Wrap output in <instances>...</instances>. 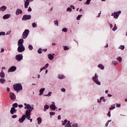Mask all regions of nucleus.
Listing matches in <instances>:
<instances>
[{
  "instance_id": "obj_1",
  "label": "nucleus",
  "mask_w": 127,
  "mask_h": 127,
  "mask_svg": "<svg viewBox=\"0 0 127 127\" xmlns=\"http://www.w3.org/2000/svg\"><path fill=\"white\" fill-rule=\"evenodd\" d=\"M24 106H25L24 108L25 110H27L26 111L25 114H28V113L31 114L32 111H33V110H34V107L33 105L30 106V105L27 104L26 103H24Z\"/></svg>"
},
{
  "instance_id": "obj_2",
  "label": "nucleus",
  "mask_w": 127,
  "mask_h": 127,
  "mask_svg": "<svg viewBox=\"0 0 127 127\" xmlns=\"http://www.w3.org/2000/svg\"><path fill=\"white\" fill-rule=\"evenodd\" d=\"M14 90L15 91H16V92H19V91H21V90H22V85H21V84L20 83H16L14 84L13 85Z\"/></svg>"
},
{
  "instance_id": "obj_3",
  "label": "nucleus",
  "mask_w": 127,
  "mask_h": 127,
  "mask_svg": "<svg viewBox=\"0 0 127 127\" xmlns=\"http://www.w3.org/2000/svg\"><path fill=\"white\" fill-rule=\"evenodd\" d=\"M98 78V75L97 73H95V76L92 77V80L95 83L97 84V85H101V82L99 81Z\"/></svg>"
},
{
  "instance_id": "obj_4",
  "label": "nucleus",
  "mask_w": 127,
  "mask_h": 127,
  "mask_svg": "<svg viewBox=\"0 0 127 127\" xmlns=\"http://www.w3.org/2000/svg\"><path fill=\"white\" fill-rule=\"evenodd\" d=\"M23 59V56L22 55V54H19V55H17L15 56V60L18 62H20L21 60Z\"/></svg>"
},
{
  "instance_id": "obj_5",
  "label": "nucleus",
  "mask_w": 127,
  "mask_h": 127,
  "mask_svg": "<svg viewBox=\"0 0 127 127\" xmlns=\"http://www.w3.org/2000/svg\"><path fill=\"white\" fill-rule=\"evenodd\" d=\"M28 34H29V30H25L22 34L23 39H25L28 36Z\"/></svg>"
},
{
  "instance_id": "obj_6",
  "label": "nucleus",
  "mask_w": 127,
  "mask_h": 127,
  "mask_svg": "<svg viewBox=\"0 0 127 127\" xmlns=\"http://www.w3.org/2000/svg\"><path fill=\"white\" fill-rule=\"evenodd\" d=\"M25 50V48L23 45H20L18 46V48H17V51L19 52V53H21L23 52Z\"/></svg>"
},
{
  "instance_id": "obj_7",
  "label": "nucleus",
  "mask_w": 127,
  "mask_h": 127,
  "mask_svg": "<svg viewBox=\"0 0 127 127\" xmlns=\"http://www.w3.org/2000/svg\"><path fill=\"white\" fill-rule=\"evenodd\" d=\"M122 12L121 11L115 12L114 13V14H112V16L114 17V18H118L119 17L120 14H121V13Z\"/></svg>"
},
{
  "instance_id": "obj_8",
  "label": "nucleus",
  "mask_w": 127,
  "mask_h": 127,
  "mask_svg": "<svg viewBox=\"0 0 127 127\" xmlns=\"http://www.w3.org/2000/svg\"><path fill=\"white\" fill-rule=\"evenodd\" d=\"M31 18V15H24L22 18V20H28L29 19H30Z\"/></svg>"
},
{
  "instance_id": "obj_9",
  "label": "nucleus",
  "mask_w": 127,
  "mask_h": 127,
  "mask_svg": "<svg viewBox=\"0 0 127 127\" xmlns=\"http://www.w3.org/2000/svg\"><path fill=\"white\" fill-rule=\"evenodd\" d=\"M50 108L51 111H55L56 110V106L55 105V102H52V105H50Z\"/></svg>"
},
{
  "instance_id": "obj_10",
  "label": "nucleus",
  "mask_w": 127,
  "mask_h": 127,
  "mask_svg": "<svg viewBox=\"0 0 127 127\" xmlns=\"http://www.w3.org/2000/svg\"><path fill=\"white\" fill-rule=\"evenodd\" d=\"M10 98L12 101H14L15 99H16V97L15 96V94L14 93L10 92Z\"/></svg>"
},
{
  "instance_id": "obj_11",
  "label": "nucleus",
  "mask_w": 127,
  "mask_h": 127,
  "mask_svg": "<svg viewBox=\"0 0 127 127\" xmlns=\"http://www.w3.org/2000/svg\"><path fill=\"white\" fill-rule=\"evenodd\" d=\"M15 70H16V67L12 66L10 68L8 69V73H9L10 72H14Z\"/></svg>"
},
{
  "instance_id": "obj_12",
  "label": "nucleus",
  "mask_w": 127,
  "mask_h": 127,
  "mask_svg": "<svg viewBox=\"0 0 127 127\" xmlns=\"http://www.w3.org/2000/svg\"><path fill=\"white\" fill-rule=\"evenodd\" d=\"M16 112H17V110H16V109H15V108H14V107H12L10 111V113L11 115H13V114H15V113H16Z\"/></svg>"
},
{
  "instance_id": "obj_13",
  "label": "nucleus",
  "mask_w": 127,
  "mask_h": 127,
  "mask_svg": "<svg viewBox=\"0 0 127 127\" xmlns=\"http://www.w3.org/2000/svg\"><path fill=\"white\" fill-rule=\"evenodd\" d=\"M25 120V115H24L22 116L21 118H20L18 121L19 122V123H20L21 124H22V123H23V122H24Z\"/></svg>"
},
{
  "instance_id": "obj_14",
  "label": "nucleus",
  "mask_w": 127,
  "mask_h": 127,
  "mask_svg": "<svg viewBox=\"0 0 127 127\" xmlns=\"http://www.w3.org/2000/svg\"><path fill=\"white\" fill-rule=\"evenodd\" d=\"M24 1H25V3H24L25 7V8H28V5H29V1H30V0H24Z\"/></svg>"
},
{
  "instance_id": "obj_15",
  "label": "nucleus",
  "mask_w": 127,
  "mask_h": 127,
  "mask_svg": "<svg viewBox=\"0 0 127 127\" xmlns=\"http://www.w3.org/2000/svg\"><path fill=\"white\" fill-rule=\"evenodd\" d=\"M23 39H20V40H18V46H20V45H23Z\"/></svg>"
},
{
  "instance_id": "obj_16",
  "label": "nucleus",
  "mask_w": 127,
  "mask_h": 127,
  "mask_svg": "<svg viewBox=\"0 0 127 127\" xmlns=\"http://www.w3.org/2000/svg\"><path fill=\"white\" fill-rule=\"evenodd\" d=\"M10 17V14H6L3 16V19H7Z\"/></svg>"
},
{
  "instance_id": "obj_17",
  "label": "nucleus",
  "mask_w": 127,
  "mask_h": 127,
  "mask_svg": "<svg viewBox=\"0 0 127 127\" xmlns=\"http://www.w3.org/2000/svg\"><path fill=\"white\" fill-rule=\"evenodd\" d=\"M20 13V14L22 13V10L20 9H17L16 11V15H18Z\"/></svg>"
},
{
  "instance_id": "obj_18",
  "label": "nucleus",
  "mask_w": 127,
  "mask_h": 127,
  "mask_svg": "<svg viewBox=\"0 0 127 127\" xmlns=\"http://www.w3.org/2000/svg\"><path fill=\"white\" fill-rule=\"evenodd\" d=\"M44 91H45V88H41L40 90V94H39V96H42V95L43 94V93L44 92Z\"/></svg>"
},
{
  "instance_id": "obj_19",
  "label": "nucleus",
  "mask_w": 127,
  "mask_h": 127,
  "mask_svg": "<svg viewBox=\"0 0 127 127\" xmlns=\"http://www.w3.org/2000/svg\"><path fill=\"white\" fill-rule=\"evenodd\" d=\"M31 115V113H25V118H26L28 120H30V116Z\"/></svg>"
},
{
  "instance_id": "obj_20",
  "label": "nucleus",
  "mask_w": 127,
  "mask_h": 127,
  "mask_svg": "<svg viewBox=\"0 0 127 127\" xmlns=\"http://www.w3.org/2000/svg\"><path fill=\"white\" fill-rule=\"evenodd\" d=\"M6 9V7L5 5L1 6L0 7V10H1V11H4Z\"/></svg>"
},
{
  "instance_id": "obj_21",
  "label": "nucleus",
  "mask_w": 127,
  "mask_h": 127,
  "mask_svg": "<svg viewBox=\"0 0 127 127\" xmlns=\"http://www.w3.org/2000/svg\"><path fill=\"white\" fill-rule=\"evenodd\" d=\"M0 78H4V72H3V70H1L0 73Z\"/></svg>"
},
{
  "instance_id": "obj_22",
  "label": "nucleus",
  "mask_w": 127,
  "mask_h": 127,
  "mask_svg": "<svg viewBox=\"0 0 127 127\" xmlns=\"http://www.w3.org/2000/svg\"><path fill=\"white\" fill-rule=\"evenodd\" d=\"M48 58L50 60H53L54 59V56L52 54H49Z\"/></svg>"
},
{
  "instance_id": "obj_23",
  "label": "nucleus",
  "mask_w": 127,
  "mask_h": 127,
  "mask_svg": "<svg viewBox=\"0 0 127 127\" xmlns=\"http://www.w3.org/2000/svg\"><path fill=\"white\" fill-rule=\"evenodd\" d=\"M37 120L38 121V125H40V124H41V123H42V119L40 117L38 118L37 119Z\"/></svg>"
},
{
  "instance_id": "obj_24",
  "label": "nucleus",
  "mask_w": 127,
  "mask_h": 127,
  "mask_svg": "<svg viewBox=\"0 0 127 127\" xmlns=\"http://www.w3.org/2000/svg\"><path fill=\"white\" fill-rule=\"evenodd\" d=\"M48 109H49V105H45L44 106V112H46V110H48Z\"/></svg>"
},
{
  "instance_id": "obj_25",
  "label": "nucleus",
  "mask_w": 127,
  "mask_h": 127,
  "mask_svg": "<svg viewBox=\"0 0 127 127\" xmlns=\"http://www.w3.org/2000/svg\"><path fill=\"white\" fill-rule=\"evenodd\" d=\"M4 82H5V79L3 78H0V83H1V84H4Z\"/></svg>"
},
{
  "instance_id": "obj_26",
  "label": "nucleus",
  "mask_w": 127,
  "mask_h": 127,
  "mask_svg": "<svg viewBox=\"0 0 127 127\" xmlns=\"http://www.w3.org/2000/svg\"><path fill=\"white\" fill-rule=\"evenodd\" d=\"M114 109H116V105H111V107L109 108V110L112 111V110H114Z\"/></svg>"
},
{
  "instance_id": "obj_27",
  "label": "nucleus",
  "mask_w": 127,
  "mask_h": 127,
  "mask_svg": "<svg viewBox=\"0 0 127 127\" xmlns=\"http://www.w3.org/2000/svg\"><path fill=\"white\" fill-rule=\"evenodd\" d=\"M98 68H100V69H101V70H104L105 67H104V65H103L102 64H99L98 65Z\"/></svg>"
},
{
  "instance_id": "obj_28",
  "label": "nucleus",
  "mask_w": 127,
  "mask_h": 127,
  "mask_svg": "<svg viewBox=\"0 0 127 127\" xmlns=\"http://www.w3.org/2000/svg\"><path fill=\"white\" fill-rule=\"evenodd\" d=\"M105 97H101L100 99H98L97 103H101L102 102V100H104Z\"/></svg>"
},
{
  "instance_id": "obj_29",
  "label": "nucleus",
  "mask_w": 127,
  "mask_h": 127,
  "mask_svg": "<svg viewBox=\"0 0 127 127\" xmlns=\"http://www.w3.org/2000/svg\"><path fill=\"white\" fill-rule=\"evenodd\" d=\"M117 60L119 61V62L121 63L123 61V59L121 57H119L117 58Z\"/></svg>"
},
{
  "instance_id": "obj_30",
  "label": "nucleus",
  "mask_w": 127,
  "mask_h": 127,
  "mask_svg": "<svg viewBox=\"0 0 127 127\" xmlns=\"http://www.w3.org/2000/svg\"><path fill=\"white\" fill-rule=\"evenodd\" d=\"M52 94V92H49L48 94L44 95L45 97H50Z\"/></svg>"
},
{
  "instance_id": "obj_31",
  "label": "nucleus",
  "mask_w": 127,
  "mask_h": 127,
  "mask_svg": "<svg viewBox=\"0 0 127 127\" xmlns=\"http://www.w3.org/2000/svg\"><path fill=\"white\" fill-rule=\"evenodd\" d=\"M67 122H68L67 121V120H65L64 121L62 122V125L63 126H65V125H66V124H67Z\"/></svg>"
},
{
  "instance_id": "obj_32",
  "label": "nucleus",
  "mask_w": 127,
  "mask_h": 127,
  "mask_svg": "<svg viewBox=\"0 0 127 127\" xmlns=\"http://www.w3.org/2000/svg\"><path fill=\"white\" fill-rule=\"evenodd\" d=\"M32 25L33 28H35V27H37V24H36V23H33Z\"/></svg>"
},
{
  "instance_id": "obj_33",
  "label": "nucleus",
  "mask_w": 127,
  "mask_h": 127,
  "mask_svg": "<svg viewBox=\"0 0 127 127\" xmlns=\"http://www.w3.org/2000/svg\"><path fill=\"white\" fill-rule=\"evenodd\" d=\"M66 11H69L71 12V11H72V8L70 7H67L66 9Z\"/></svg>"
},
{
  "instance_id": "obj_34",
  "label": "nucleus",
  "mask_w": 127,
  "mask_h": 127,
  "mask_svg": "<svg viewBox=\"0 0 127 127\" xmlns=\"http://www.w3.org/2000/svg\"><path fill=\"white\" fill-rule=\"evenodd\" d=\"M12 106L13 108H17V107H18V105L17 104V103H14Z\"/></svg>"
},
{
  "instance_id": "obj_35",
  "label": "nucleus",
  "mask_w": 127,
  "mask_h": 127,
  "mask_svg": "<svg viewBox=\"0 0 127 127\" xmlns=\"http://www.w3.org/2000/svg\"><path fill=\"white\" fill-rule=\"evenodd\" d=\"M65 76L64 75H59V79H64Z\"/></svg>"
},
{
  "instance_id": "obj_36",
  "label": "nucleus",
  "mask_w": 127,
  "mask_h": 127,
  "mask_svg": "<svg viewBox=\"0 0 127 127\" xmlns=\"http://www.w3.org/2000/svg\"><path fill=\"white\" fill-rule=\"evenodd\" d=\"M90 2H91V0H87L86 2H85L84 3L85 4H90Z\"/></svg>"
},
{
  "instance_id": "obj_37",
  "label": "nucleus",
  "mask_w": 127,
  "mask_h": 127,
  "mask_svg": "<svg viewBox=\"0 0 127 127\" xmlns=\"http://www.w3.org/2000/svg\"><path fill=\"white\" fill-rule=\"evenodd\" d=\"M117 24H115L114 27L112 29V30H113V31H116V30H117Z\"/></svg>"
},
{
  "instance_id": "obj_38",
  "label": "nucleus",
  "mask_w": 127,
  "mask_h": 127,
  "mask_svg": "<svg viewBox=\"0 0 127 127\" xmlns=\"http://www.w3.org/2000/svg\"><path fill=\"white\" fill-rule=\"evenodd\" d=\"M29 50H32L33 49V47L31 45H29L28 46Z\"/></svg>"
},
{
  "instance_id": "obj_39",
  "label": "nucleus",
  "mask_w": 127,
  "mask_h": 127,
  "mask_svg": "<svg viewBox=\"0 0 127 127\" xmlns=\"http://www.w3.org/2000/svg\"><path fill=\"white\" fill-rule=\"evenodd\" d=\"M120 49H122V50H124L125 49V46L121 45L119 47Z\"/></svg>"
},
{
  "instance_id": "obj_40",
  "label": "nucleus",
  "mask_w": 127,
  "mask_h": 127,
  "mask_svg": "<svg viewBox=\"0 0 127 127\" xmlns=\"http://www.w3.org/2000/svg\"><path fill=\"white\" fill-rule=\"evenodd\" d=\"M82 15H78V16L76 17L77 20H80L81 17L82 16Z\"/></svg>"
},
{
  "instance_id": "obj_41",
  "label": "nucleus",
  "mask_w": 127,
  "mask_h": 127,
  "mask_svg": "<svg viewBox=\"0 0 127 127\" xmlns=\"http://www.w3.org/2000/svg\"><path fill=\"white\" fill-rule=\"evenodd\" d=\"M67 31L68 30L66 28H64L62 29V31L64 32H67Z\"/></svg>"
},
{
  "instance_id": "obj_42",
  "label": "nucleus",
  "mask_w": 127,
  "mask_h": 127,
  "mask_svg": "<svg viewBox=\"0 0 127 127\" xmlns=\"http://www.w3.org/2000/svg\"><path fill=\"white\" fill-rule=\"evenodd\" d=\"M42 49H39L38 50L37 52L38 53H39V54H41V53H42Z\"/></svg>"
},
{
  "instance_id": "obj_43",
  "label": "nucleus",
  "mask_w": 127,
  "mask_h": 127,
  "mask_svg": "<svg viewBox=\"0 0 127 127\" xmlns=\"http://www.w3.org/2000/svg\"><path fill=\"white\" fill-rule=\"evenodd\" d=\"M54 24H55V25H57V26H58V20L54 21Z\"/></svg>"
},
{
  "instance_id": "obj_44",
  "label": "nucleus",
  "mask_w": 127,
  "mask_h": 127,
  "mask_svg": "<svg viewBox=\"0 0 127 127\" xmlns=\"http://www.w3.org/2000/svg\"><path fill=\"white\" fill-rule=\"evenodd\" d=\"M69 50V47H68V46L64 47V50Z\"/></svg>"
},
{
  "instance_id": "obj_45",
  "label": "nucleus",
  "mask_w": 127,
  "mask_h": 127,
  "mask_svg": "<svg viewBox=\"0 0 127 127\" xmlns=\"http://www.w3.org/2000/svg\"><path fill=\"white\" fill-rule=\"evenodd\" d=\"M112 64H113V65H117V64H118V62H117L116 61H113Z\"/></svg>"
},
{
  "instance_id": "obj_46",
  "label": "nucleus",
  "mask_w": 127,
  "mask_h": 127,
  "mask_svg": "<svg viewBox=\"0 0 127 127\" xmlns=\"http://www.w3.org/2000/svg\"><path fill=\"white\" fill-rule=\"evenodd\" d=\"M12 119H16V118H17V116L16 115H12Z\"/></svg>"
},
{
  "instance_id": "obj_47",
  "label": "nucleus",
  "mask_w": 127,
  "mask_h": 127,
  "mask_svg": "<svg viewBox=\"0 0 127 127\" xmlns=\"http://www.w3.org/2000/svg\"><path fill=\"white\" fill-rule=\"evenodd\" d=\"M108 117L111 118V111H109L108 113L107 114Z\"/></svg>"
},
{
  "instance_id": "obj_48",
  "label": "nucleus",
  "mask_w": 127,
  "mask_h": 127,
  "mask_svg": "<svg viewBox=\"0 0 127 127\" xmlns=\"http://www.w3.org/2000/svg\"><path fill=\"white\" fill-rule=\"evenodd\" d=\"M73 127H78V124H74L72 125Z\"/></svg>"
},
{
  "instance_id": "obj_49",
  "label": "nucleus",
  "mask_w": 127,
  "mask_h": 127,
  "mask_svg": "<svg viewBox=\"0 0 127 127\" xmlns=\"http://www.w3.org/2000/svg\"><path fill=\"white\" fill-rule=\"evenodd\" d=\"M50 116H54L55 115V112H50Z\"/></svg>"
},
{
  "instance_id": "obj_50",
  "label": "nucleus",
  "mask_w": 127,
  "mask_h": 127,
  "mask_svg": "<svg viewBox=\"0 0 127 127\" xmlns=\"http://www.w3.org/2000/svg\"><path fill=\"white\" fill-rule=\"evenodd\" d=\"M0 35H5V32H1L0 33Z\"/></svg>"
},
{
  "instance_id": "obj_51",
  "label": "nucleus",
  "mask_w": 127,
  "mask_h": 127,
  "mask_svg": "<svg viewBox=\"0 0 127 127\" xmlns=\"http://www.w3.org/2000/svg\"><path fill=\"white\" fill-rule=\"evenodd\" d=\"M70 7L71 8H72V9H75V6H74V5H71L70 6Z\"/></svg>"
},
{
  "instance_id": "obj_52",
  "label": "nucleus",
  "mask_w": 127,
  "mask_h": 127,
  "mask_svg": "<svg viewBox=\"0 0 127 127\" xmlns=\"http://www.w3.org/2000/svg\"><path fill=\"white\" fill-rule=\"evenodd\" d=\"M116 107H117V108H120L121 107V104H116Z\"/></svg>"
},
{
  "instance_id": "obj_53",
  "label": "nucleus",
  "mask_w": 127,
  "mask_h": 127,
  "mask_svg": "<svg viewBox=\"0 0 127 127\" xmlns=\"http://www.w3.org/2000/svg\"><path fill=\"white\" fill-rule=\"evenodd\" d=\"M31 10H32V9H31V7H29V8H28V11H31Z\"/></svg>"
},
{
  "instance_id": "obj_54",
  "label": "nucleus",
  "mask_w": 127,
  "mask_h": 127,
  "mask_svg": "<svg viewBox=\"0 0 127 127\" xmlns=\"http://www.w3.org/2000/svg\"><path fill=\"white\" fill-rule=\"evenodd\" d=\"M62 92H65L66 91V90L65 89V88H63L61 89Z\"/></svg>"
},
{
  "instance_id": "obj_55",
  "label": "nucleus",
  "mask_w": 127,
  "mask_h": 127,
  "mask_svg": "<svg viewBox=\"0 0 127 127\" xmlns=\"http://www.w3.org/2000/svg\"><path fill=\"white\" fill-rule=\"evenodd\" d=\"M48 66H49V64H46L45 67H46V68H47L48 67Z\"/></svg>"
},
{
  "instance_id": "obj_56",
  "label": "nucleus",
  "mask_w": 127,
  "mask_h": 127,
  "mask_svg": "<svg viewBox=\"0 0 127 127\" xmlns=\"http://www.w3.org/2000/svg\"><path fill=\"white\" fill-rule=\"evenodd\" d=\"M58 120H61V116L59 115L58 116Z\"/></svg>"
},
{
  "instance_id": "obj_57",
  "label": "nucleus",
  "mask_w": 127,
  "mask_h": 127,
  "mask_svg": "<svg viewBox=\"0 0 127 127\" xmlns=\"http://www.w3.org/2000/svg\"><path fill=\"white\" fill-rule=\"evenodd\" d=\"M109 126V122H107L105 124V127H108Z\"/></svg>"
},
{
  "instance_id": "obj_58",
  "label": "nucleus",
  "mask_w": 127,
  "mask_h": 127,
  "mask_svg": "<svg viewBox=\"0 0 127 127\" xmlns=\"http://www.w3.org/2000/svg\"><path fill=\"white\" fill-rule=\"evenodd\" d=\"M10 34V31H8V32H6V35H8Z\"/></svg>"
},
{
  "instance_id": "obj_59",
  "label": "nucleus",
  "mask_w": 127,
  "mask_h": 127,
  "mask_svg": "<svg viewBox=\"0 0 127 127\" xmlns=\"http://www.w3.org/2000/svg\"><path fill=\"white\" fill-rule=\"evenodd\" d=\"M3 51H4V49H3V48H2V49H1L0 53H2V52H3Z\"/></svg>"
},
{
  "instance_id": "obj_60",
  "label": "nucleus",
  "mask_w": 127,
  "mask_h": 127,
  "mask_svg": "<svg viewBox=\"0 0 127 127\" xmlns=\"http://www.w3.org/2000/svg\"><path fill=\"white\" fill-rule=\"evenodd\" d=\"M18 107H19V108H22V107H23V105H18Z\"/></svg>"
},
{
  "instance_id": "obj_61",
  "label": "nucleus",
  "mask_w": 127,
  "mask_h": 127,
  "mask_svg": "<svg viewBox=\"0 0 127 127\" xmlns=\"http://www.w3.org/2000/svg\"><path fill=\"white\" fill-rule=\"evenodd\" d=\"M9 91H10V89L9 87H7V91L9 92Z\"/></svg>"
},
{
  "instance_id": "obj_62",
  "label": "nucleus",
  "mask_w": 127,
  "mask_h": 127,
  "mask_svg": "<svg viewBox=\"0 0 127 127\" xmlns=\"http://www.w3.org/2000/svg\"><path fill=\"white\" fill-rule=\"evenodd\" d=\"M100 16H101V11L100 12V13H98V15L97 16V17H100Z\"/></svg>"
},
{
  "instance_id": "obj_63",
  "label": "nucleus",
  "mask_w": 127,
  "mask_h": 127,
  "mask_svg": "<svg viewBox=\"0 0 127 127\" xmlns=\"http://www.w3.org/2000/svg\"><path fill=\"white\" fill-rule=\"evenodd\" d=\"M109 25H110L111 28H113V24L109 23Z\"/></svg>"
},
{
  "instance_id": "obj_64",
  "label": "nucleus",
  "mask_w": 127,
  "mask_h": 127,
  "mask_svg": "<svg viewBox=\"0 0 127 127\" xmlns=\"http://www.w3.org/2000/svg\"><path fill=\"white\" fill-rule=\"evenodd\" d=\"M56 45V43H52V45L53 46H54V45Z\"/></svg>"
}]
</instances>
